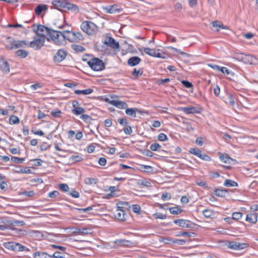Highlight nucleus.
Here are the masks:
<instances>
[{
	"instance_id": "nucleus-1",
	"label": "nucleus",
	"mask_w": 258,
	"mask_h": 258,
	"mask_svg": "<svg viewBox=\"0 0 258 258\" xmlns=\"http://www.w3.org/2000/svg\"><path fill=\"white\" fill-rule=\"evenodd\" d=\"M52 8L59 10H65L70 11L75 14L79 12V8L78 6L71 3L67 0H55L52 2Z\"/></svg>"
},
{
	"instance_id": "nucleus-2",
	"label": "nucleus",
	"mask_w": 258,
	"mask_h": 258,
	"mask_svg": "<svg viewBox=\"0 0 258 258\" xmlns=\"http://www.w3.org/2000/svg\"><path fill=\"white\" fill-rule=\"evenodd\" d=\"M6 47L10 50L28 47V42L25 40H15L9 37L5 44Z\"/></svg>"
},
{
	"instance_id": "nucleus-3",
	"label": "nucleus",
	"mask_w": 258,
	"mask_h": 258,
	"mask_svg": "<svg viewBox=\"0 0 258 258\" xmlns=\"http://www.w3.org/2000/svg\"><path fill=\"white\" fill-rule=\"evenodd\" d=\"M117 209L114 212V217L120 221H125L127 217L125 212V209L128 206V204L126 202H119L116 205Z\"/></svg>"
},
{
	"instance_id": "nucleus-4",
	"label": "nucleus",
	"mask_w": 258,
	"mask_h": 258,
	"mask_svg": "<svg viewBox=\"0 0 258 258\" xmlns=\"http://www.w3.org/2000/svg\"><path fill=\"white\" fill-rule=\"evenodd\" d=\"M140 52L144 51V52L153 57L166 58L167 54L160 49H151L148 47H142L139 49Z\"/></svg>"
},
{
	"instance_id": "nucleus-5",
	"label": "nucleus",
	"mask_w": 258,
	"mask_h": 258,
	"mask_svg": "<svg viewBox=\"0 0 258 258\" xmlns=\"http://www.w3.org/2000/svg\"><path fill=\"white\" fill-rule=\"evenodd\" d=\"M49 38H47L48 40L50 39L56 45H63V39L61 32L58 31H55L50 30L48 32Z\"/></svg>"
},
{
	"instance_id": "nucleus-6",
	"label": "nucleus",
	"mask_w": 258,
	"mask_h": 258,
	"mask_svg": "<svg viewBox=\"0 0 258 258\" xmlns=\"http://www.w3.org/2000/svg\"><path fill=\"white\" fill-rule=\"evenodd\" d=\"M45 40V36L36 35L33 37V40L28 42V47L35 50L40 49L44 45Z\"/></svg>"
},
{
	"instance_id": "nucleus-7",
	"label": "nucleus",
	"mask_w": 258,
	"mask_h": 258,
	"mask_svg": "<svg viewBox=\"0 0 258 258\" xmlns=\"http://www.w3.org/2000/svg\"><path fill=\"white\" fill-rule=\"evenodd\" d=\"M87 63L89 66L95 71H100L105 69L104 63L102 60L98 58H93Z\"/></svg>"
},
{
	"instance_id": "nucleus-8",
	"label": "nucleus",
	"mask_w": 258,
	"mask_h": 258,
	"mask_svg": "<svg viewBox=\"0 0 258 258\" xmlns=\"http://www.w3.org/2000/svg\"><path fill=\"white\" fill-rule=\"evenodd\" d=\"M105 101L120 109H124L127 107V104L123 101H120L117 96H110L105 99Z\"/></svg>"
},
{
	"instance_id": "nucleus-9",
	"label": "nucleus",
	"mask_w": 258,
	"mask_h": 258,
	"mask_svg": "<svg viewBox=\"0 0 258 258\" xmlns=\"http://www.w3.org/2000/svg\"><path fill=\"white\" fill-rule=\"evenodd\" d=\"M81 27L82 30L88 35H92L97 30L96 25L90 21L83 22L81 25Z\"/></svg>"
},
{
	"instance_id": "nucleus-10",
	"label": "nucleus",
	"mask_w": 258,
	"mask_h": 258,
	"mask_svg": "<svg viewBox=\"0 0 258 258\" xmlns=\"http://www.w3.org/2000/svg\"><path fill=\"white\" fill-rule=\"evenodd\" d=\"M235 58L237 60L243 61L246 64H252L256 62L255 58L249 54H244L243 53L237 54L235 55Z\"/></svg>"
},
{
	"instance_id": "nucleus-11",
	"label": "nucleus",
	"mask_w": 258,
	"mask_h": 258,
	"mask_svg": "<svg viewBox=\"0 0 258 258\" xmlns=\"http://www.w3.org/2000/svg\"><path fill=\"white\" fill-rule=\"evenodd\" d=\"M227 246L228 248L234 250H240L247 246L245 243H239L235 241H228Z\"/></svg>"
},
{
	"instance_id": "nucleus-12",
	"label": "nucleus",
	"mask_w": 258,
	"mask_h": 258,
	"mask_svg": "<svg viewBox=\"0 0 258 258\" xmlns=\"http://www.w3.org/2000/svg\"><path fill=\"white\" fill-rule=\"evenodd\" d=\"M179 110L182 111L185 114H194V113H200L199 109L194 106L190 107H180L178 109Z\"/></svg>"
},
{
	"instance_id": "nucleus-13",
	"label": "nucleus",
	"mask_w": 258,
	"mask_h": 258,
	"mask_svg": "<svg viewBox=\"0 0 258 258\" xmlns=\"http://www.w3.org/2000/svg\"><path fill=\"white\" fill-rule=\"evenodd\" d=\"M104 43L107 45H109L113 49H117L119 47L118 42L116 41L112 37L106 38L105 40Z\"/></svg>"
},
{
	"instance_id": "nucleus-14",
	"label": "nucleus",
	"mask_w": 258,
	"mask_h": 258,
	"mask_svg": "<svg viewBox=\"0 0 258 258\" xmlns=\"http://www.w3.org/2000/svg\"><path fill=\"white\" fill-rule=\"evenodd\" d=\"M62 36L63 39V45H64L66 43V40H68L70 42H72V39H73V32L70 31H64L61 32Z\"/></svg>"
},
{
	"instance_id": "nucleus-15",
	"label": "nucleus",
	"mask_w": 258,
	"mask_h": 258,
	"mask_svg": "<svg viewBox=\"0 0 258 258\" xmlns=\"http://www.w3.org/2000/svg\"><path fill=\"white\" fill-rule=\"evenodd\" d=\"M67 52L63 49H59L55 55L54 56V59L57 62H60L66 58Z\"/></svg>"
},
{
	"instance_id": "nucleus-16",
	"label": "nucleus",
	"mask_w": 258,
	"mask_h": 258,
	"mask_svg": "<svg viewBox=\"0 0 258 258\" xmlns=\"http://www.w3.org/2000/svg\"><path fill=\"white\" fill-rule=\"evenodd\" d=\"M49 30L47 28L42 26L39 25L37 27V30L36 31V35H40L41 36H45V33H47L48 34Z\"/></svg>"
},
{
	"instance_id": "nucleus-17",
	"label": "nucleus",
	"mask_w": 258,
	"mask_h": 258,
	"mask_svg": "<svg viewBox=\"0 0 258 258\" xmlns=\"http://www.w3.org/2000/svg\"><path fill=\"white\" fill-rule=\"evenodd\" d=\"M103 9L106 13L109 14H114L117 12H119V10L117 9V5L108 6L103 8Z\"/></svg>"
},
{
	"instance_id": "nucleus-18",
	"label": "nucleus",
	"mask_w": 258,
	"mask_h": 258,
	"mask_svg": "<svg viewBox=\"0 0 258 258\" xmlns=\"http://www.w3.org/2000/svg\"><path fill=\"white\" fill-rule=\"evenodd\" d=\"M0 68L5 74H8L10 72V67L7 61L2 60L0 61Z\"/></svg>"
},
{
	"instance_id": "nucleus-19",
	"label": "nucleus",
	"mask_w": 258,
	"mask_h": 258,
	"mask_svg": "<svg viewBox=\"0 0 258 258\" xmlns=\"http://www.w3.org/2000/svg\"><path fill=\"white\" fill-rule=\"evenodd\" d=\"M174 223L179 226L183 228H189L190 227L189 221L184 219H177L174 221Z\"/></svg>"
},
{
	"instance_id": "nucleus-20",
	"label": "nucleus",
	"mask_w": 258,
	"mask_h": 258,
	"mask_svg": "<svg viewBox=\"0 0 258 258\" xmlns=\"http://www.w3.org/2000/svg\"><path fill=\"white\" fill-rule=\"evenodd\" d=\"M212 26L215 28L216 31H219L220 29H227L228 28L226 26L223 25V24L220 21H215L212 22Z\"/></svg>"
},
{
	"instance_id": "nucleus-21",
	"label": "nucleus",
	"mask_w": 258,
	"mask_h": 258,
	"mask_svg": "<svg viewBox=\"0 0 258 258\" xmlns=\"http://www.w3.org/2000/svg\"><path fill=\"white\" fill-rule=\"evenodd\" d=\"M245 220L248 222L255 223L257 221V215L255 213L247 214Z\"/></svg>"
},
{
	"instance_id": "nucleus-22",
	"label": "nucleus",
	"mask_w": 258,
	"mask_h": 258,
	"mask_svg": "<svg viewBox=\"0 0 258 258\" xmlns=\"http://www.w3.org/2000/svg\"><path fill=\"white\" fill-rule=\"evenodd\" d=\"M141 59L138 56H133L128 59L127 62L130 66H135L139 64Z\"/></svg>"
},
{
	"instance_id": "nucleus-23",
	"label": "nucleus",
	"mask_w": 258,
	"mask_h": 258,
	"mask_svg": "<svg viewBox=\"0 0 258 258\" xmlns=\"http://www.w3.org/2000/svg\"><path fill=\"white\" fill-rule=\"evenodd\" d=\"M47 10V5H40L36 7L34 11L36 15H40L42 12L46 11Z\"/></svg>"
},
{
	"instance_id": "nucleus-24",
	"label": "nucleus",
	"mask_w": 258,
	"mask_h": 258,
	"mask_svg": "<svg viewBox=\"0 0 258 258\" xmlns=\"http://www.w3.org/2000/svg\"><path fill=\"white\" fill-rule=\"evenodd\" d=\"M29 249L19 243L14 242V251H29Z\"/></svg>"
},
{
	"instance_id": "nucleus-25",
	"label": "nucleus",
	"mask_w": 258,
	"mask_h": 258,
	"mask_svg": "<svg viewBox=\"0 0 258 258\" xmlns=\"http://www.w3.org/2000/svg\"><path fill=\"white\" fill-rule=\"evenodd\" d=\"M114 243L116 244H118L120 246H130L133 243L129 240L124 239H118L114 241Z\"/></svg>"
},
{
	"instance_id": "nucleus-26",
	"label": "nucleus",
	"mask_w": 258,
	"mask_h": 258,
	"mask_svg": "<svg viewBox=\"0 0 258 258\" xmlns=\"http://www.w3.org/2000/svg\"><path fill=\"white\" fill-rule=\"evenodd\" d=\"M137 184L138 185L140 186H145V187H151V183L149 180H143V179H139L138 180L137 182Z\"/></svg>"
},
{
	"instance_id": "nucleus-27",
	"label": "nucleus",
	"mask_w": 258,
	"mask_h": 258,
	"mask_svg": "<svg viewBox=\"0 0 258 258\" xmlns=\"http://www.w3.org/2000/svg\"><path fill=\"white\" fill-rule=\"evenodd\" d=\"M220 160L224 163H231V161H233V159L229 157L227 155L221 154L219 156Z\"/></svg>"
},
{
	"instance_id": "nucleus-28",
	"label": "nucleus",
	"mask_w": 258,
	"mask_h": 258,
	"mask_svg": "<svg viewBox=\"0 0 258 258\" xmlns=\"http://www.w3.org/2000/svg\"><path fill=\"white\" fill-rule=\"evenodd\" d=\"M140 169L141 171L147 173H151L153 171V168L149 165H141Z\"/></svg>"
},
{
	"instance_id": "nucleus-29",
	"label": "nucleus",
	"mask_w": 258,
	"mask_h": 258,
	"mask_svg": "<svg viewBox=\"0 0 258 258\" xmlns=\"http://www.w3.org/2000/svg\"><path fill=\"white\" fill-rule=\"evenodd\" d=\"M29 53L27 51L23 49H19L16 51V54L21 58L26 57Z\"/></svg>"
},
{
	"instance_id": "nucleus-30",
	"label": "nucleus",
	"mask_w": 258,
	"mask_h": 258,
	"mask_svg": "<svg viewBox=\"0 0 258 258\" xmlns=\"http://www.w3.org/2000/svg\"><path fill=\"white\" fill-rule=\"evenodd\" d=\"M93 92V90L90 88H88L85 90H77L75 91V93L76 94L79 95V94H83V95H88Z\"/></svg>"
},
{
	"instance_id": "nucleus-31",
	"label": "nucleus",
	"mask_w": 258,
	"mask_h": 258,
	"mask_svg": "<svg viewBox=\"0 0 258 258\" xmlns=\"http://www.w3.org/2000/svg\"><path fill=\"white\" fill-rule=\"evenodd\" d=\"M49 255L46 252H36L33 253L34 258H48Z\"/></svg>"
},
{
	"instance_id": "nucleus-32",
	"label": "nucleus",
	"mask_w": 258,
	"mask_h": 258,
	"mask_svg": "<svg viewBox=\"0 0 258 258\" xmlns=\"http://www.w3.org/2000/svg\"><path fill=\"white\" fill-rule=\"evenodd\" d=\"M73 39H72V42H79L81 40H82L83 39V37L82 35L79 33L77 32L73 33Z\"/></svg>"
},
{
	"instance_id": "nucleus-33",
	"label": "nucleus",
	"mask_w": 258,
	"mask_h": 258,
	"mask_svg": "<svg viewBox=\"0 0 258 258\" xmlns=\"http://www.w3.org/2000/svg\"><path fill=\"white\" fill-rule=\"evenodd\" d=\"M224 185L227 187H236L238 186L237 182L230 179H226L224 182Z\"/></svg>"
},
{
	"instance_id": "nucleus-34",
	"label": "nucleus",
	"mask_w": 258,
	"mask_h": 258,
	"mask_svg": "<svg viewBox=\"0 0 258 258\" xmlns=\"http://www.w3.org/2000/svg\"><path fill=\"white\" fill-rule=\"evenodd\" d=\"M72 111L75 115H78L84 113L85 112V110L83 108L79 106L76 108H73Z\"/></svg>"
},
{
	"instance_id": "nucleus-35",
	"label": "nucleus",
	"mask_w": 258,
	"mask_h": 258,
	"mask_svg": "<svg viewBox=\"0 0 258 258\" xmlns=\"http://www.w3.org/2000/svg\"><path fill=\"white\" fill-rule=\"evenodd\" d=\"M138 111L137 108H127L125 110V113L128 115H130L132 117H136V112Z\"/></svg>"
},
{
	"instance_id": "nucleus-36",
	"label": "nucleus",
	"mask_w": 258,
	"mask_h": 258,
	"mask_svg": "<svg viewBox=\"0 0 258 258\" xmlns=\"http://www.w3.org/2000/svg\"><path fill=\"white\" fill-rule=\"evenodd\" d=\"M74 233H78L81 234L88 235L91 233L90 230L87 228L79 229L77 228L73 232Z\"/></svg>"
},
{
	"instance_id": "nucleus-37",
	"label": "nucleus",
	"mask_w": 258,
	"mask_h": 258,
	"mask_svg": "<svg viewBox=\"0 0 258 258\" xmlns=\"http://www.w3.org/2000/svg\"><path fill=\"white\" fill-rule=\"evenodd\" d=\"M227 193L226 189H217L215 190V195L218 197H224Z\"/></svg>"
},
{
	"instance_id": "nucleus-38",
	"label": "nucleus",
	"mask_w": 258,
	"mask_h": 258,
	"mask_svg": "<svg viewBox=\"0 0 258 258\" xmlns=\"http://www.w3.org/2000/svg\"><path fill=\"white\" fill-rule=\"evenodd\" d=\"M20 122L19 118L15 115H11L9 118V123L11 124H18Z\"/></svg>"
},
{
	"instance_id": "nucleus-39",
	"label": "nucleus",
	"mask_w": 258,
	"mask_h": 258,
	"mask_svg": "<svg viewBox=\"0 0 258 258\" xmlns=\"http://www.w3.org/2000/svg\"><path fill=\"white\" fill-rule=\"evenodd\" d=\"M189 152L191 154L196 155L197 156L199 157L200 158L202 157V152L199 149H197L195 148H190L189 150Z\"/></svg>"
},
{
	"instance_id": "nucleus-40",
	"label": "nucleus",
	"mask_w": 258,
	"mask_h": 258,
	"mask_svg": "<svg viewBox=\"0 0 258 258\" xmlns=\"http://www.w3.org/2000/svg\"><path fill=\"white\" fill-rule=\"evenodd\" d=\"M84 182L87 185L95 184L97 183V179L93 178L88 177L85 179Z\"/></svg>"
},
{
	"instance_id": "nucleus-41",
	"label": "nucleus",
	"mask_w": 258,
	"mask_h": 258,
	"mask_svg": "<svg viewBox=\"0 0 258 258\" xmlns=\"http://www.w3.org/2000/svg\"><path fill=\"white\" fill-rule=\"evenodd\" d=\"M169 211L172 214H178L181 213L182 210L177 207L169 208Z\"/></svg>"
},
{
	"instance_id": "nucleus-42",
	"label": "nucleus",
	"mask_w": 258,
	"mask_h": 258,
	"mask_svg": "<svg viewBox=\"0 0 258 258\" xmlns=\"http://www.w3.org/2000/svg\"><path fill=\"white\" fill-rule=\"evenodd\" d=\"M72 48L73 49L78 52H82L85 50V48L80 45L73 44L72 45Z\"/></svg>"
},
{
	"instance_id": "nucleus-43",
	"label": "nucleus",
	"mask_w": 258,
	"mask_h": 258,
	"mask_svg": "<svg viewBox=\"0 0 258 258\" xmlns=\"http://www.w3.org/2000/svg\"><path fill=\"white\" fill-rule=\"evenodd\" d=\"M143 74V71L141 69H134V71L133 72L132 75L136 77V78L138 77L139 76H140Z\"/></svg>"
},
{
	"instance_id": "nucleus-44",
	"label": "nucleus",
	"mask_w": 258,
	"mask_h": 258,
	"mask_svg": "<svg viewBox=\"0 0 258 258\" xmlns=\"http://www.w3.org/2000/svg\"><path fill=\"white\" fill-rule=\"evenodd\" d=\"M153 216L155 219H165L166 215L161 213H156L153 214Z\"/></svg>"
},
{
	"instance_id": "nucleus-45",
	"label": "nucleus",
	"mask_w": 258,
	"mask_h": 258,
	"mask_svg": "<svg viewBox=\"0 0 258 258\" xmlns=\"http://www.w3.org/2000/svg\"><path fill=\"white\" fill-rule=\"evenodd\" d=\"M203 214L204 216L207 218H211L213 215V212L209 210H205L203 211Z\"/></svg>"
},
{
	"instance_id": "nucleus-46",
	"label": "nucleus",
	"mask_w": 258,
	"mask_h": 258,
	"mask_svg": "<svg viewBox=\"0 0 258 258\" xmlns=\"http://www.w3.org/2000/svg\"><path fill=\"white\" fill-rule=\"evenodd\" d=\"M5 247L7 249L14 250V242H9L4 244Z\"/></svg>"
},
{
	"instance_id": "nucleus-47",
	"label": "nucleus",
	"mask_w": 258,
	"mask_h": 258,
	"mask_svg": "<svg viewBox=\"0 0 258 258\" xmlns=\"http://www.w3.org/2000/svg\"><path fill=\"white\" fill-rule=\"evenodd\" d=\"M59 188L60 190L62 191L67 192L69 190V186L66 183H60L59 184Z\"/></svg>"
},
{
	"instance_id": "nucleus-48",
	"label": "nucleus",
	"mask_w": 258,
	"mask_h": 258,
	"mask_svg": "<svg viewBox=\"0 0 258 258\" xmlns=\"http://www.w3.org/2000/svg\"><path fill=\"white\" fill-rule=\"evenodd\" d=\"M242 216V214L240 212H235L232 214V218L235 220H239Z\"/></svg>"
},
{
	"instance_id": "nucleus-49",
	"label": "nucleus",
	"mask_w": 258,
	"mask_h": 258,
	"mask_svg": "<svg viewBox=\"0 0 258 258\" xmlns=\"http://www.w3.org/2000/svg\"><path fill=\"white\" fill-rule=\"evenodd\" d=\"M161 147V146L158 143H154L151 145L150 149L153 151H156L159 148Z\"/></svg>"
},
{
	"instance_id": "nucleus-50",
	"label": "nucleus",
	"mask_w": 258,
	"mask_h": 258,
	"mask_svg": "<svg viewBox=\"0 0 258 258\" xmlns=\"http://www.w3.org/2000/svg\"><path fill=\"white\" fill-rule=\"evenodd\" d=\"M220 72L227 75H233V73L229 71L226 67H221Z\"/></svg>"
},
{
	"instance_id": "nucleus-51",
	"label": "nucleus",
	"mask_w": 258,
	"mask_h": 258,
	"mask_svg": "<svg viewBox=\"0 0 258 258\" xmlns=\"http://www.w3.org/2000/svg\"><path fill=\"white\" fill-rule=\"evenodd\" d=\"M133 211L136 213H140L141 212V207L138 205H134L133 206Z\"/></svg>"
},
{
	"instance_id": "nucleus-52",
	"label": "nucleus",
	"mask_w": 258,
	"mask_h": 258,
	"mask_svg": "<svg viewBox=\"0 0 258 258\" xmlns=\"http://www.w3.org/2000/svg\"><path fill=\"white\" fill-rule=\"evenodd\" d=\"M181 83L184 85V87L187 88H192V84L187 81H182Z\"/></svg>"
},
{
	"instance_id": "nucleus-53",
	"label": "nucleus",
	"mask_w": 258,
	"mask_h": 258,
	"mask_svg": "<svg viewBox=\"0 0 258 258\" xmlns=\"http://www.w3.org/2000/svg\"><path fill=\"white\" fill-rule=\"evenodd\" d=\"M196 183L202 187H203L204 188H207L208 185L206 181H202V180H198L196 181Z\"/></svg>"
},
{
	"instance_id": "nucleus-54",
	"label": "nucleus",
	"mask_w": 258,
	"mask_h": 258,
	"mask_svg": "<svg viewBox=\"0 0 258 258\" xmlns=\"http://www.w3.org/2000/svg\"><path fill=\"white\" fill-rule=\"evenodd\" d=\"M228 103L231 106H233L234 104V100L233 98V96L231 94L228 95Z\"/></svg>"
},
{
	"instance_id": "nucleus-55",
	"label": "nucleus",
	"mask_w": 258,
	"mask_h": 258,
	"mask_svg": "<svg viewBox=\"0 0 258 258\" xmlns=\"http://www.w3.org/2000/svg\"><path fill=\"white\" fill-rule=\"evenodd\" d=\"M158 139L161 141H165L167 140L168 138L166 135L161 133L158 135Z\"/></svg>"
},
{
	"instance_id": "nucleus-56",
	"label": "nucleus",
	"mask_w": 258,
	"mask_h": 258,
	"mask_svg": "<svg viewBox=\"0 0 258 258\" xmlns=\"http://www.w3.org/2000/svg\"><path fill=\"white\" fill-rule=\"evenodd\" d=\"M71 159L72 160L75 161V162H79L81 160H82V158L81 156L79 155H75V156H72L70 157Z\"/></svg>"
},
{
	"instance_id": "nucleus-57",
	"label": "nucleus",
	"mask_w": 258,
	"mask_h": 258,
	"mask_svg": "<svg viewBox=\"0 0 258 258\" xmlns=\"http://www.w3.org/2000/svg\"><path fill=\"white\" fill-rule=\"evenodd\" d=\"M49 257H53L54 258H64L63 256L60 254V252L59 251L55 252L52 255H49Z\"/></svg>"
},
{
	"instance_id": "nucleus-58",
	"label": "nucleus",
	"mask_w": 258,
	"mask_h": 258,
	"mask_svg": "<svg viewBox=\"0 0 258 258\" xmlns=\"http://www.w3.org/2000/svg\"><path fill=\"white\" fill-rule=\"evenodd\" d=\"M69 195L75 198H78L79 197V193L76 190H72L69 192Z\"/></svg>"
},
{
	"instance_id": "nucleus-59",
	"label": "nucleus",
	"mask_w": 258,
	"mask_h": 258,
	"mask_svg": "<svg viewBox=\"0 0 258 258\" xmlns=\"http://www.w3.org/2000/svg\"><path fill=\"white\" fill-rule=\"evenodd\" d=\"M12 160L15 162L21 163L24 161V159L16 157H13L12 158Z\"/></svg>"
},
{
	"instance_id": "nucleus-60",
	"label": "nucleus",
	"mask_w": 258,
	"mask_h": 258,
	"mask_svg": "<svg viewBox=\"0 0 258 258\" xmlns=\"http://www.w3.org/2000/svg\"><path fill=\"white\" fill-rule=\"evenodd\" d=\"M9 223H10L11 225H20L21 226H23L25 224V223L24 221H18V220H15V221H14L13 222H8Z\"/></svg>"
},
{
	"instance_id": "nucleus-61",
	"label": "nucleus",
	"mask_w": 258,
	"mask_h": 258,
	"mask_svg": "<svg viewBox=\"0 0 258 258\" xmlns=\"http://www.w3.org/2000/svg\"><path fill=\"white\" fill-rule=\"evenodd\" d=\"M61 113V112L60 110H57V111H52L51 112V115L55 117H59Z\"/></svg>"
},
{
	"instance_id": "nucleus-62",
	"label": "nucleus",
	"mask_w": 258,
	"mask_h": 258,
	"mask_svg": "<svg viewBox=\"0 0 258 258\" xmlns=\"http://www.w3.org/2000/svg\"><path fill=\"white\" fill-rule=\"evenodd\" d=\"M81 118L85 122H89L91 120V117L87 114H82Z\"/></svg>"
},
{
	"instance_id": "nucleus-63",
	"label": "nucleus",
	"mask_w": 258,
	"mask_h": 258,
	"mask_svg": "<svg viewBox=\"0 0 258 258\" xmlns=\"http://www.w3.org/2000/svg\"><path fill=\"white\" fill-rule=\"evenodd\" d=\"M98 163L101 166H104L106 164V160L105 158H100L98 160Z\"/></svg>"
},
{
	"instance_id": "nucleus-64",
	"label": "nucleus",
	"mask_w": 258,
	"mask_h": 258,
	"mask_svg": "<svg viewBox=\"0 0 258 258\" xmlns=\"http://www.w3.org/2000/svg\"><path fill=\"white\" fill-rule=\"evenodd\" d=\"M124 133L126 135H130L132 133V130L131 126H128L125 127L123 130Z\"/></svg>"
}]
</instances>
